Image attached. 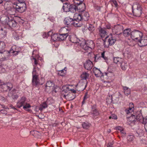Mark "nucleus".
<instances>
[{"label": "nucleus", "instance_id": "nucleus-1", "mask_svg": "<svg viewBox=\"0 0 147 147\" xmlns=\"http://www.w3.org/2000/svg\"><path fill=\"white\" fill-rule=\"evenodd\" d=\"M131 118H134L133 120V121H136L137 120L144 124L145 128H146V127H147V117L144 118L140 112H138L136 116L131 115V116L130 117V118L131 119Z\"/></svg>", "mask_w": 147, "mask_h": 147}, {"label": "nucleus", "instance_id": "nucleus-2", "mask_svg": "<svg viewBox=\"0 0 147 147\" xmlns=\"http://www.w3.org/2000/svg\"><path fill=\"white\" fill-rule=\"evenodd\" d=\"M10 53H16L15 54L16 55H18V52L11 50H10V51L5 50H1V51H0V60L1 61H4L8 59L10 56Z\"/></svg>", "mask_w": 147, "mask_h": 147}, {"label": "nucleus", "instance_id": "nucleus-3", "mask_svg": "<svg viewBox=\"0 0 147 147\" xmlns=\"http://www.w3.org/2000/svg\"><path fill=\"white\" fill-rule=\"evenodd\" d=\"M134 15L136 17H140L142 13V8L139 4H134L132 7Z\"/></svg>", "mask_w": 147, "mask_h": 147}, {"label": "nucleus", "instance_id": "nucleus-4", "mask_svg": "<svg viewBox=\"0 0 147 147\" xmlns=\"http://www.w3.org/2000/svg\"><path fill=\"white\" fill-rule=\"evenodd\" d=\"M16 11L20 13L24 12L26 9V6L25 3H17L13 6Z\"/></svg>", "mask_w": 147, "mask_h": 147}, {"label": "nucleus", "instance_id": "nucleus-5", "mask_svg": "<svg viewBox=\"0 0 147 147\" xmlns=\"http://www.w3.org/2000/svg\"><path fill=\"white\" fill-rule=\"evenodd\" d=\"M143 35V34L139 30H134L131 32V38L132 40L138 42Z\"/></svg>", "mask_w": 147, "mask_h": 147}, {"label": "nucleus", "instance_id": "nucleus-6", "mask_svg": "<svg viewBox=\"0 0 147 147\" xmlns=\"http://www.w3.org/2000/svg\"><path fill=\"white\" fill-rule=\"evenodd\" d=\"M69 35L60 33L58 35L53 34L51 36L52 38L54 40L62 41L65 40Z\"/></svg>", "mask_w": 147, "mask_h": 147}, {"label": "nucleus", "instance_id": "nucleus-7", "mask_svg": "<svg viewBox=\"0 0 147 147\" xmlns=\"http://www.w3.org/2000/svg\"><path fill=\"white\" fill-rule=\"evenodd\" d=\"M123 30V27L120 25L115 26L112 28L113 34L121 35Z\"/></svg>", "mask_w": 147, "mask_h": 147}, {"label": "nucleus", "instance_id": "nucleus-8", "mask_svg": "<svg viewBox=\"0 0 147 147\" xmlns=\"http://www.w3.org/2000/svg\"><path fill=\"white\" fill-rule=\"evenodd\" d=\"M78 44L80 45V47L84 50L88 52V51H91L92 49L90 47H89L86 44V41L83 39H82V40H80V42Z\"/></svg>", "mask_w": 147, "mask_h": 147}, {"label": "nucleus", "instance_id": "nucleus-9", "mask_svg": "<svg viewBox=\"0 0 147 147\" xmlns=\"http://www.w3.org/2000/svg\"><path fill=\"white\" fill-rule=\"evenodd\" d=\"M141 39L138 42L139 45L141 47L147 45V36L143 35Z\"/></svg>", "mask_w": 147, "mask_h": 147}, {"label": "nucleus", "instance_id": "nucleus-10", "mask_svg": "<svg viewBox=\"0 0 147 147\" xmlns=\"http://www.w3.org/2000/svg\"><path fill=\"white\" fill-rule=\"evenodd\" d=\"M87 83L83 82H80L76 86L77 90L82 91L84 90L86 88Z\"/></svg>", "mask_w": 147, "mask_h": 147}, {"label": "nucleus", "instance_id": "nucleus-11", "mask_svg": "<svg viewBox=\"0 0 147 147\" xmlns=\"http://www.w3.org/2000/svg\"><path fill=\"white\" fill-rule=\"evenodd\" d=\"M108 38L109 44L110 45H113L116 40L115 35L111 34L108 36Z\"/></svg>", "mask_w": 147, "mask_h": 147}, {"label": "nucleus", "instance_id": "nucleus-12", "mask_svg": "<svg viewBox=\"0 0 147 147\" xmlns=\"http://www.w3.org/2000/svg\"><path fill=\"white\" fill-rule=\"evenodd\" d=\"M27 101L26 98L24 97H22L21 99L18 100L16 106L18 108H20L25 105Z\"/></svg>", "mask_w": 147, "mask_h": 147}, {"label": "nucleus", "instance_id": "nucleus-13", "mask_svg": "<svg viewBox=\"0 0 147 147\" xmlns=\"http://www.w3.org/2000/svg\"><path fill=\"white\" fill-rule=\"evenodd\" d=\"M93 66L92 62L90 60L86 61L84 64V66L85 69L87 70H90Z\"/></svg>", "mask_w": 147, "mask_h": 147}, {"label": "nucleus", "instance_id": "nucleus-14", "mask_svg": "<svg viewBox=\"0 0 147 147\" xmlns=\"http://www.w3.org/2000/svg\"><path fill=\"white\" fill-rule=\"evenodd\" d=\"M99 34L102 38H104L107 35V32L105 29L99 26L98 28Z\"/></svg>", "mask_w": 147, "mask_h": 147}, {"label": "nucleus", "instance_id": "nucleus-15", "mask_svg": "<svg viewBox=\"0 0 147 147\" xmlns=\"http://www.w3.org/2000/svg\"><path fill=\"white\" fill-rule=\"evenodd\" d=\"M76 6L77 10L79 12L84 11L85 9V5L83 2L80 4H76Z\"/></svg>", "mask_w": 147, "mask_h": 147}, {"label": "nucleus", "instance_id": "nucleus-16", "mask_svg": "<svg viewBox=\"0 0 147 147\" xmlns=\"http://www.w3.org/2000/svg\"><path fill=\"white\" fill-rule=\"evenodd\" d=\"M73 23V20L69 17H67L65 19L64 23L65 24L70 26L72 25Z\"/></svg>", "mask_w": 147, "mask_h": 147}, {"label": "nucleus", "instance_id": "nucleus-17", "mask_svg": "<svg viewBox=\"0 0 147 147\" xmlns=\"http://www.w3.org/2000/svg\"><path fill=\"white\" fill-rule=\"evenodd\" d=\"M59 32L60 33L67 35H69V33L70 32V30L65 27L61 28Z\"/></svg>", "mask_w": 147, "mask_h": 147}, {"label": "nucleus", "instance_id": "nucleus-18", "mask_svg": "<svg viewBox=\"0 0 147 147\" xmlns=\"http://www.w3.org/2000/svg\"><path fill=\"white\" fill-rule=\"evenodd\" d=\"M54 84L51 81H48L46 84V90H50L51 89L53 88Z\"/></svg>", "mask_w": 147, "mask_h": 147}, {"label": "nucleus", "instance_id": "nucleus-19", "mask_svg": "<svg viewBox=\"0 0 147 147\" xmlns=\"http://www.w3.org/2000/svg\"><path fill=\"white\" fill-rule=\"evenodd\" d=\"M129 106V108L126 109L125 110V113L127 114L131 113L134 110V105L133 103H130Z\"/></svg>", "mask_w": 147, "mask_h": 147}, {"label": "nucleus", "instance_id": "nucleus-20", "mask_svg": "<svg viewBox=\"0 0 147 147\" xmlns=\"http://www.w3.org/2000/svg\"><path fill=\"white\" fill-rule=\"evenodd\" d=\"M15 8L13 7V8L11 7L9 9V10H7L5 12V14H7L8 16L10 15H14L15 14Z\"/></svg>", "mask_w": 147, "mask_h": 147}, {"label": "nucleus", "instance_id": "nucleus-21", "mask_svg": "<svg viewBox=\"0 0 147 147\" xmlns=\"http://www.w3.org/2000/svg\"><path fill=\"white\" fill-rule=\"evenodd\" d=\"M131 30L129 28H127L123 32V34L125 37H128L130 36L131 37Z\"/></svg>", "mask_w": 147, "mask_h": 147}, {"label": "nucleus", "instance_id": "nucleus-22", "mask_svg": "<svg viewBox=\"0 0 147 147\" xmlns=\"http://www.w3.org/2000/svg\"><path fill=\"white\" fill-rule=\"evenodd\" d=\"M70 41L73 43H78L80 42V40L78 39L74 35H72L70 36Z\"/></svg>", "mask_w": 147, "mask_h": 147}, {"label": "nucleus", "instance_id": "nucleus-23", "mask_svg": "<svg viewBox=\"0 0 147 147\" xmlns=\"http://www.w3.org/2000/svg\"><path fill=\"white\" fill-rule=\"evenodd\" d=\"M39 83V80L38 76H32V84L36 85Z\"/></svg>", "mask_w": 147, "mask_h": 147}, {"label": "nucleus", "instance_id": "nucleus-24", "mask_svg": "<svg viewBox=\"0 0 147 147\" xmlns=\"http://www.w3.org/2000/svg\"><path fill=\"white\" fill-rule=\"evenodd\" d=\"M7 24L11 28L15 27L16 25V22L15 20L12 19H11L9 21Z\"/></svg>", "mask_w": 147, "mask_h": 147}, {"label": "nucleus", "instance_id": "nucleus-25", "mask_svg": "<svg viewBox=\"0 0 147 147\" xmlns=\"http://www.w3.org/2000/svg\"><path fill=\"white\" fill-rule=\"evenodd\" d=\"M70 4L68 3H66L64 4L62 7L64 11L67 12L69 11Z\"/></svg>", "mask_w": 147, "mask_h": 147}, {"label": "nucleus", "instance_id": "nucleus-26", "mask_svg": "<svg viewBox=\"0 0 147 147\" xmlns=\"http://www.w3.org/2000/svg\"><path fill=\"white\" fill-rule=\"evenodd\" d=\"M123 59L119 57H114L113 58L114 62L117 64H120L123 61Z\"/></svg>", "mask_w": 147, "mask_h": 147}, {"label": "nucleus", "instance_id": "nucleus-27", "mask_svg": "<svg viewBox=\"0 0 147 147\" xmlns=\"http://www.w3.org/2000/svg\"><path fill=\"white\" fill-rule=\"evenodd\" d=\"M82 20L87 21L89 18V15L88 12H85L82 13Z\"/></svg>", "mask_w": 147, "mask_h": 147}, {"label": "nucleus", "instance_id": "nucleus-28", "mask_svg": "<svg viewBox=\"0 0 147 147\" xmlns=\"http://www.w3.org/2000/svg\"><path fill=\"white\" fill-rule=\"evenodd\" d=\"M93 70L95 75L96 77H98L101 75L102 72L100 69H98L97 68H93Z\"/></svg>", "mask_w": 147, "mask_h": 147}, {"label": "nucleus", "instance_id": "nucleus-29", "mask_svg": "<svg viewBox=\"0 0 147 147\" xmlns=\"http://www.w3.org/2000/svg\"><path fill=\"white\" fill-rule=\"evenodd\" d=\"M74 20L78 21H80L82 20V15L77 13L74 14Z\"/></svg>", "mask_w": 147, "mask_h": 147}, {"label": "nucleus", "instance_id": "nucleus-30", "mask_svg": "<svg viewBox=\"0 0 147 147\" xmlns=\"http://www.w3.org/2000/svg\"><path fill=\"white\" fill-rule=\"evenodd\" d=\"M70 6L69 11L73 13L75 12L77 10L76 5L74 4H70Z\"/></svg>", "mask_w": 147, "mask_h": 147}, {"label": "nucleus", "instance_id": "nucleus-31", "mask_svg": "<svg viewBox=\"0 0 147 147\" xmlns=\"http://www.w3.org/2000/svg\"><path fill=\"white\" fill-rule=\"evenodd\" d=\"M31 59L32 61L33 67H38L37 65L39 64L38 63V60L36 59V58L33 57H32Z\"/></svg>", "mask_w": 147, "mask_h": 147}, {"label": "nucleus", "instance_id": "nucleus-32", "mask_svg": "<svg viewBox=\"0 0 147 147\" xmlns=\"http://www.w3.org/2000/svg\"><path fill=\"white\" fill-rule=\"evenodd\" d=\"M123 89L124 94L128 96L130 94L131 90L128 87L126 86H123Z\"/></svg>", "mask_w": 147, "mask_h": 147}, {"label": "nucleus", "instance_id": "nucleus-33", "mask_svg": "<svg viewBox=\"0 0 147 147\" xmlns=\"http://www.w3.org/2000/svg\"><path fill=\"white\" fill-rule=\"evenodd\" d=\"M136 136L137 137H142L144 136V131L141 129H138L136 131Z\"/></svg>", "mask_w": 147, "mask_h": 147}, {"label": "nucleus", "instance_id": "nucleus-34", "mask_svg": "<svg viewBox=\"0 0 147 147\" xmlns=\"http://www.w3.org/2000/svg\"><path fill=\"white\" fill-rule=\"evenodd\" d=\"M4 3V8L6 10V11L7 10L9 9V8L11 7V6L10 5V3L9 1L5 2L4 1L3 2Z\"/></svg>", "mask_w": 147, "mask_h": 147}, {"label": "nucleus", "instance_id": "nucleus-35", "mask_svg": "<svg viewBox=\"0 0 147 147\" xmlns=\"http://www.w3.org/2000/svg\"><path fill=\"white\" fill-rule=\"evenodd\" d=\"M40 70V69L38 67H33L32 72V76H38V72Z\"/></svg>", "mask_w": 147, "mask_h": 147}, {"label": "nucleus", "instance_id": "nucleus-36", "mask_svg": "<svg viewBox=\"0 0 147 147\" xmlns=\"http://www.w3.org/2000/svg\"><path fill=\"white\" fill-rule=\"evenodd\" d=\"M120 64L121 69L123 70H125L127 67V63L124 61V59Z\"/></svg>", "mask_w": 147, "mask_h": 147}, {"label": "nucleus", "instance_id": "nucleus-37", "mask_svg": "<svg viewBox=\"0 0 147 147\" xmlns=\"http://www.w3.org/2000/svg\"><path fill=\"white\" fill-rule=\"evenodd\" d=\"M82 127L84 129H88L91 126V124L87 121L82 123Z\"/></svg>", "mask_w": 147, "mask_h": 147}, {"label": "nucleus", "instance_id": "nucleus-38", "mask_svg": "<svg viewBox=\"0 0 147 147\" xmlns=\"http://www.w3.org/2000/svg\"><path fill=\"white\" fill-rule=\"evenodd\" d=\"M65 69H66V67L62 70H59L58 71V75L61 76H64L66 73V70Z\"/></svg>", "mask_w": 147, "mask_h": 147}, {"label": "nucleus", "instance_id": "nucleus-39", "mask_svg": "<svg viewBox=\"0 0 147 147\" xmlns=\"http://www.w3.org/2000/svg\"><path fill=\"white\" fill-rule=\"evenodd\" d=\"M86 44L89 46V47H90V48L91 49L93 48H94V43L92 40H90V41H87L86 42Z\"/></svg>", "mask_w": 147, "mask_h": 147}, {"label": "nucleus", "instance_id": "nucleus-40", "mask_svg": "<svg viewBox=\"0 0 147 147\" xmlns=\"http://www.w3.org/2000/svg\"><path fill=\"white\" fill-rule=\"evenodd\" d=\"M23 106V109H24L29 112H30L31 110L28 109V108L30 107L31 106L29 104L27 103V102L26 104H25V105H24Z\"/></svg>", "mask_w": 147, "mask_h": 147}, {"label": "nucleus", "instance_id": "nucleus-41", "mask_svg": "<svg viewBox=\"0 0 147 147\" xmlns=\"http://www.w3.org/2000/svg\"><path fill=\"white\" fill-rule=\"evenodd\" d=\"M92 112L94 115L98 116L99 114L98 112L94 106L92 107Z\"/></svg>", "mask_w": 147, "mask_h": 147}, {"label": "nucleus", "instance_id": "nucleus-42", "mask_svg": "<svg viewBox=\"0 0 147 147\" xmlns=\"http://www.w3.org/2000/svg\"><path fill=\"white\" fill-rule=\"evenodd\" d=\"M89 74L86 72H83L81 75V77L83 80H86L89 77Z\"/></svg>", "mask_w": 147, "mask_h": 147}, {"label": "nucleus", "instance_id": "nucleus-43", "mask_svg": "<svg viewBox=\"0 0 147 147\" xmlns=\"http://www.w3.org/2000/svg\"><path fill=\"white\" fill-rule=\"evenodd\" d=\"M5 87H6L8 90H10L13 87V84L11 83H7L6 85L4 84Z\"/></svg>", "mask_w": 147, "mask_h": 147}, {"label": "nucleus", "instance_id": "nucleus-44", "mask_svg": "<svg viewBox=\"0 0 147 147\" xmlns=\"http://www.w3.org/2000/svg\"><path fill=\"white\" fill-rule=\"evenodd\" d=\"M47 105L45 102H44L42 104L40 107V110L42 111L43 109L47 108Z\"/></svg>", "mask_w": 147, "mask_h": 147}, {"label": "nucleus", "instance_id": "nucleus-45", "mask_svg": "<svg viewBox=\"0 0 147 147\" xmlns=\"http://www.w3.org/2000/svg\"><path fill=\"white\" fill-rule=\"evenodd\" d=\"M5 44L2 41L0 42V51L1 50H5Z\"/></svg>", "mask_w": 147, "mask_h": 147}, {"label": "nucleus", "instance_id": "nucleus-46", "mask_svg": "<svg viewBox=\"0 0 147 147\" xmlns=\"http://www.w3.org/2000/svg\"><path fill=\"white\" fill-rule=\"evenodd\" d=\"M89 96L88 95L87 92H86V93L84 97L83 100L82 102V105H84L85 103L86 100L89 98Z\"/></svg>", "mask_w": 147, "mask_h": 147}, {"label": "nucleus", "instance_id": "nucleus-47", "mask_svg": "<svg viewBox=\"0 0 147 147\" xmlns=\"http://www.w3.org/2000/svg\"><path fill=\"white\" fill-rule=\"evenodd\" d=\"M88 30L91 32H92L95 30V28L93 25L92 24H90L88 28Z\"/></svg>", "mask_w": 147, "mask_h": 147}, {"label": "nucleus", "instance_id": "nucleus-48", "mask_svg": "<svg viewBox=\"0 0 147 147\" xmlns=\"http://www.w3.org/2000/svg\"><path fill=\"white\" fill-rule=\"evenodd\" d=\"M84 0H73L74 3L75 4H80L83 2Z\"/></svg>", "mask_w": 147, "mask_h": 147}, {"label": "nucleus", "instance_id": "nucleus-49", "mask_svg": "<svg viewBox=\"0 0 147 147\" xmlns=\"http://www.w3.org/2000/svg\"><path fill=\"white\" fill-rule=\"evenodd\" d=\"M62 96H63L64 98H66V99H68L69 100H71L73 99L74 98H70V99H69V96H71V94H67L66 95H63V94H62Z\"/></svg>", "mask_w": 147, "mask_h": 147}, {"label": "nucleus", "instance_id": "nucleus-50", "mask_svg": "<svg viewBox=\"0 0 147 147\" xmlns=\"http://www.w3.org/2000/svg\"><path fill=\"white\" fill-rule=\"evenodd\" d=\"M13 37L16 40H18L20 38L19 35H18V34L16 32L13 34Z\"/></svg>", "mask_w": 147, "mask_h": 147}, {"label": "nucleus", "instance_id": "nucleus-51", "mask_svg": "<svg viewBox=\"0 0 147 147\" xmlns=\"http://www.w3.org/2000/svg\"><path fill=\"white\" fill-rule=\"evenodd\" d=\"M78 21H76L74 20H73L74 23L72 25H73L75 27L80 26L81 25H80V24H79L78 23Z\"/></svg>", "mask_w": 147, "mask_h": 147}, {"label": "nucleus", "instance_id": "nucleus-52", "mask_svg": "<svg viewBox=\"0 0 147 147\" xmlns=\"http://www.w3.org/2000/svg\"><path fill=\"white\" fill-rule=\"evenodd\" d=\"M109 119H117V117L116 115L114 114H113L111 116L109 117Z\"/></svg>", "mask_w": 147, "mask_h": 147}, {"label": "nucleus", "instance_id": "nucleus-53", "mask_svg": "<svg viewBox=\"0 0 147 147\" xmlns=\"http://www.w3.org/2000/svg\"><path fill=\"white\" fill-rule=\"evenodd\" d=\"M12 97L13 99H17L18 98V96L16 94H13L12 95Z\"/></svg>", "mask_w": 147, "mask_h": 147}, {"label": "nucleus", "instance_id": "nucleus-54", "mask_svg": "<svg viewBox=\"0 0 147 147\" xmlns=\"http://www.w3.org/2000/svg\"><path fill=\"white\" fill-rule=\"evenodd\" d=\"M105 52L103 51L101 53V57L103 58L104 59L106 60L107 59V58L105 56Z\"/></svg>", "mask_w": 147, "mask_h": 147}, {"label": "nucleus", "instance_id": "nucleus-55", "mask_svg": "<svg viewBox=\"0 0 147 147\" xmlns=\"http://www.w3.org/2000/svg\"><path fill=\"white\" fill-rule=\"evenodd\" d=\"M50 91H51L53 93L55 92L56 93L57 92V90H56V89L55 88L54 86L53 87V89H51L50 90Z\"/></svg>", "mask_w": 147, "mask_h": 147}, {"label": "nucleus", "instance_id": "nucleus-56", "mask_svg": "<svg viewBox=\"0 0 147 147\" xmlns=\"http://www.w3.org/2000/svg\"><path fill=\"white\" fill-rule=\"evenodd\" d=\"M116 129L119 130L120 132L123 129L122 127L120 126L117 127Z\"/></svg>", "mask_w": 147, "mask_h": 147}, {"label": "nucleus", "instance_id": "nucleus-57", "mask_svg": "<svg viewBox=\"0 0 147 147\" xmlns=\"http://www.w3.org/2000/svg\"><path fill=\"white\" fill-rule=\"evenodd\" d=\"M112 2L113 4L116 7H117L118 5L117 3V1L115 0H113L112 1Z\"/></svg>", "mask_w": 147, "mask_h": 147}, {"label": "nucleus", "instance_id": "nucleus-58", "mask_svg": "<svg viewBox=\"0 0 147 147\" xmlns=\"http://www.w3.org/2000/svg\"><path fill=\"white\" fill-rule=\"evenodd\" d=\"M39 110H40V107H38V106H36L34 109L35 111L36 112H38Z\"/></svg>", "mask_w": 147, "mask_h": 147}, {"label": "nucleus", "instance_id": "nucleus-59", "mask_svg": "<svg viewBox=\"0 0 147 147\" xmlns=\"http://www.w3.org/2000/svg\"><path fill=\"white\" fill-rule=\"evenodd\" d=\"M106 28L107 29H109L111 28V26L110 24H108L106 25Z\"/></svg>", "mask_w": 147, "mask_h": 147}, {"label": "nucleus", "instance_id": "nucleus-60", "mask_svg": "<svg viewBox=\"0 0 147 147\" xmlns=\"http://www.w3.org/2000/svg\"><path fill=\"white\" fill-rule=\"evenodd\" d=\"M141 143H142L145 144H146L147 143V141L146 140H145V139H143V138L141 140Z\"/></svg>", "mask_w": 147, "mask_h": 147}, {"label": "nucleus", "instance_id": "nucleus-61", "mask_svg": "<svg viewBox=\"0 0 147 147\" xmlns=\"http://www.w3.org/2000/svg\"><path fill=\"white\" fill-rule=\"evenodd\" d=\"M16 1H18L17 3H25L26 0H16Z\"/></svg>", "mask_w": 147, "mask_h": 147}, {"label": "nucleus", "instance_id": "nucleus-62", "mask_svg": "<svg viewBox=\"0 0 147 147\" xmlns=\"http://www.w3.org/2000/svg\"><path fill=\"white\" fill-rule=\"evenodd\" d=\"M113 144L112 142L109 143L107 146V147H113Z\"/></svg>", "mask_w": 147, "mask_h": 147}, {"label": "nucleus", "instance_id": "nucleus-63", "mask_svg": "<svg viewBox=\"0 0 147 147\" xmlns=\"http://www.w3.org/2000/svg\"><path fill=\"white\" fill-rule=\"evenodd\" d=\"M0 113L5 114H7L6 111L4 110H1L0 111Z\"/></svg>", "mask_w": 147, "mask_h": 147}, {"label": "nucleus", "instance_id": "nucleus-64", "mask_svg": "<svg viewBox=\"0 0 147 147\" xmlns=\"http://www.w3.org/2000/svg\"><path fill=\"white\" fill-rule=\"evenodd\" d=\"M42 36L43 38H47L48 37L47 34L46 33H44L42 35Z\"/></svg>", "mask_w": 147, "mask_h": 147}]
</instances>
